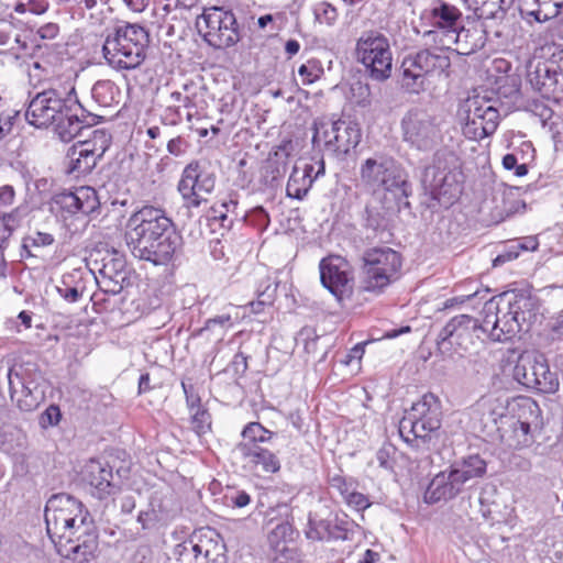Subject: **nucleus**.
I'll return each instance as SVG.
<instances>
[{"label":"nucleus","instance_id":"obj_25","mask_svg":"<svg viewBox=\"0 0 563 563\" xmlns=\"http://www.w3.org/2000/svg\"><path fill=\"white\" fill-rule=\"evenodd\" d=\"M325 150L338 158H344L361 142L362 132L357 123L338 120L323 132Z\"/></svg>","mask_w":563,"mask_h":563},{"label":"nucleus","instance_id":"obj_4","mask_svg":"<svg viewBox=\"0 0 563 563\" xmlns=\"http://www.w3.org/2000/svg\"><path fill=\"white\" fill-rule=\"evenodd\" d=\"M148 44L150 34L144 26L124 22L107 35L102 54L114 69H135L144 62Z\"/></svg>","mask_w":563,"mask_h":563},{"label":"nucleus","instance_id":"obj_56","mask_svg":"<svg viewBox=\"0 0 563 563\" xmlns=\"http://www.w3.org/2000/svg\"><path fill=\"white\" fill-rule=\"evenodd\" d=\"M97 283L102 292L114 296L119 295L130 284V278H119L117 282L113 277L100 276Z\"/></svg>","mask_w":563,"mask_h":563},{"label":"nucleus","instance_id":"obj_49","mask_svg":"<svg viewBox=\"0 0 563 563\" xmlns=\"http://www.w3.org/2000/svg\"><path fill=\"white\" fill-rule=\"evenodd\" d=\"M538 3V9L529 12L530 16L537 22H547L560 14L563 2L560 0H534Z\"/></svg>","mask_w":563,"mask_h":563},{"label":"nucleus","instance_id":"obj_1","mask_svg":"<svg viewBox=\"0 0 563 563\" xmlns=\"http://www.w3.org/2000/svg\"><path fill=\"white\" fill-rule=\"evenodd\" d=\"M124 241L130 253L140 261L167 265L180 252L183 236L165 210L144 206L129 218Z\"/></svg>","mask_w":563,"mask_h":563},{"label":"nucleus","instance_id":"obj_22","mask_svg":"<svg viewBox=\"0 0 563 563\" xmlns=\"http://www.w3.org/2000/svg\"><path fill=\"white\" fill-rule=\"evenodd\" d=\"M214 186V174L194 161L184 168L177 189L188 208H198L203 201L200 192L210 194Z\"/></svg>","mask_w":563,"mask_h":563},{"label":"nucleus","instance_id":"obj_48","mask_svg":"<svg viewBox=\"0 0 563 563\" xmlns=\"http://www.w3.org/2000/svg\"><path fill=\"white\" fill-rule=\"evenodd\" d=\"M57 292L68 302H77L84 292V286L75 280L74 274H66L56 286Z\"/></svg>","mask_w":563,"mask_h":563},{"label":"nucleus","instance_id":"obj_20","mask_svg":"<svg viewBox=\"0 0 563 563\" xmlns=\"http://www.w3.org/2000/svg\"><path fill=\"white\" fill-rule=\"evenodd\" d=\"M70 540L57 541V554L73 563H89L97 558L99 532L95 522L82 523Z\"/></svg>","mask_w":563,"mask_h":563},{"label":"nucleus","instance_id":"obj_7","mask_svg":"<svg viewBox=\"0 0 563 563\" xmlns=\"http://www.w3.org/2000/svg\"><path fill=\"white\" fill-rule=\"evenodd\" d=\"M441 421V402L434 394L427 393L420 400L412 404L407 416L400 422L399 431L402 434V430L409 427L417 445L422 444L430 450L431 445L434 446L439 440Z\"/></svg>","mask_w":563,"mask_h":563},{"label":"nucleus","instance_id":"obj_11","mask_svg":"<svg viewBox=\"0 0 563 563\" xmlns=\"http://www.w3.org/2000/svg\"><path fill=\"white\" fill-rule=\"evenodd\" d=\"M360 529V526L344 512L311 511L308 515L305 536L313 542L352 541Z\"/></svg>","mask_w":563,"mask_h":563},{"label":"nucleus","instance_id":"obj_43","mask_svg":"<svg viewBox=\"0 0 563 563\" xmlns=\"http://www.w3.org/2000/svg\"><path fill=\"white\" fill-rule=\"evenodd\" d=\"M238 207L236 200H225L213 205L208 213V221L211 227L219 225L220 228L229 231L232 228L233 220L229 218L228 213L234 211Z\"/></svg>","mask_w":563,"mask_h":563},{"label":"nucleus","instance_id":"obj_14","mask_svg":"<svg viewBox=\"0 0 563 563\" xmlns=\"http://www.w3.org/2000/svg\"><path fill=\"white\" fill-rule=\"evenodd\" d=\"M479 320L468 314L453 317L439 332L437 350L443 358L462 357L474 345Z\"/></svg>","mask_w":563,"mask_h":563},{"label":"nucleus","instance_id":"obj_40","mask_svg":"<svg viewBox=\"0 0 563 563\" xmlns=\"http://www.w3.org/2000/svg\"><path fill=\"white\" fill-rule=\"evenodd\" d=\"M538 362V354H522L519 356L517 364L514 367L512 377L519 384L527 388L533 389L534 365Z\"/></svg>","mask_w":563,"mask_h":563},{"label":"nucleus","instance_id":"obj_26","mask_svg":"<svg viewBox=\"0 0 563 563\" xmlns=\"http://www.w3.org/2000/svg\"><path fill=\"white\" fill-rule=\"evenodd\" d=\"M298 532L287 520L278 521L267 532V544L273 552L271 563H299L298 551L289 547Z\"/></svg>","mask_w":563,"mask_h":563},{"label":"nucleus","instance_id":"obj_6","mask_svg":"<svg viewBox=\"0 0 563 563\" xmlns=\"http://www.w3.org/2000/svg\"><path fill=\"white\" fill-rule=\"evenodd\" d=\"M451 58L445 46L422 48L406 55L400 65L401 87L410 93L426 89L428 77L444 75L449 77Z\"/></svg>","mask_w":563,"mask_h":563},{"label":"nucleus","instance_id":"obj_23","mask_svg":"<svg viewBox=\"0 0 563 563\" xmlns=\"http://www.w3.org/2000/svg\"><path fill=\"white\" fill-rule=\"evenodd\" d=\"M464 133L475 140L492 135L499 123L498 110L488 101L475 97L467 100Z\"/></svg>","mask_w":563,"mask_h":563},{"label":"nucleus","instance_id":"obj_59","mask_svg":"<svg viewBox=\"0 0 563 563\" xmlns=\"http://www.w3.org/2000/svg\"><path fill=\"white\" fill-rule=\"evenodd\" d=\"M55 242L54 236L46 232H35L32 235H27L23 239L21 247H45L49 246Z\"/></svg>","mask_w":563,"mask_h":563},{"label":"nucleus","instance_id":"obj_8","mask_svg":"<svg viewBox=\"0 0 563 563\" xmlns=\"http://www.w3.org/2000/svg\"><path fill=\"white\" fill-rule=\"evenodd\" d=\"M361 290L379 295L398 278L401 255L391 247H372L362 256Z\"/></svg>","mask_w":563,"mask_h":563},{"label":"nucleus","instance_id":"obj_57","mask_svg":"<svg viewBox=\"0 0 563 563\" xmlns=\"http://www.w3.org/2000/svg\"><path fill=\"white\" fill-rule=\"evenodd\" d=\"M395 454L396 448L390 443H385L376 452V460L378 462V465L386 471L393 472L396 463Z\"/></svg>","mask_w":563,"mask_h":563},{"label":"nucleus","instance_id":"obj_41","mask_svg":"<svg viewBox=\"0 0 563 563\" xmlns=\"http://www.w3.org/2000/svg\"><path fill=\"white\" fill-rule=\"evenodd\" d=\"M100 276L113 277L117 282L119 278H130L126 268V260L124 255L113 250L102 258V265L99 268Z\"/></svg>","mask_w":563,"mask_h":563},{"label":"nucleus","instance_id":"obj_50","mask_svg":"<svg viewBox=\"0 0 563 563\" xmlns=\"http://www.w3.org/2000/svg\"><path fill=\"white\" fill-rule=\"evenodd\" d=\"M265 286L262 289L263 284H261L257 289V300L250 302L251 311L253 313H261L264 311L266 306L273 305L276 298V291L278 287V283H271L268 279L265 282Z\"/></svg>","mask_w":563,"mask_h":563},{"label":"nucleus","instance_id":"obj_13","mask_svg":"<svg viewBox=\"0 0 563 563\" xmlns=\"http://www.w3.org/2000/svg\"><path fill=\"white\" fill-rule=\"evenodd\" d=\"M500 300L508 313L503 317L507 332L515 336L519 332H529L533 324L539 322L540 299L528 289H511L500 294Z\"/></svg>","mask_w":563,"mask_h":563},{"label":"nucleus","instance_id":"obj_27","mask_svg":"<svg viewBox=\"0 0 563 563\" xmlns=\"http://www.w3.org/2000/svg\"><path fill=\"white\" fill-rule=\"evenodd\" d=\"M506 308L500 300V294L485 299L483 310L481 312L478 331L487 334L493 341L505 342L512 338L511 332H507L504 327L503 317L507 319Z\"/></svg>","mask_w":563,"mask_h":563},{"label":"nucleus","instance_id":"obj_38","mask_svg":"<svg viewBox=\"0 0 563 563\" xmlns=\"http://www.w3.org/2000/svg\"><path fill=\"white\" fill-rule=\"evenodd\" d=\"M89 522H95V520L89 511H84L82 516L79 518H66L60 526L56 523L55 528L52 526L46 527V531L51 541L56 545L58 540H70L74 533L80 530L79 526Z\"/></svg>","mask_w":563,"mask_h":563},{"label":"nucleus","instance_id":"obj_34","mask_svg":"<svg viewBox=\"0 0 563 563\" xmlns=\"http://www.w3.org/2000/svg\"><path fill=\"white\" fill-rule=\"evenodd\" d=\"M559 71L547 62H539L534 69H529L527 80L531 87L542 95L554 92L559 84Z\"/></svg>","mask_w":563,"mask_h":563},{"label":"nucleus","instance_id":"obj_44","mask_svg":"<svg viewBox=\"0 0 563 563\" xmlns=\"http://www.w3.org/2000/svg\"><path fill=\"white\" fill-rule=\"evenodd\" d=\"M389 210L393 208L366 206L364 210L365 227L375 232L387 230L390 221Z\"/></svg>","mask_w":563,"mask_h":563},{"label":"nucleus","instance_id":"obj_24","mask_svg":"<svg viewBox=\"0 0 563 563\" xmlns=\"http://www.w3.org/2000/svg\"><path fill=\"white\" fill-rule=\"evenodd\" d=\"M82 481L89 486L91 496L104 500L114 495L120 486L114 482L113 467L108 461L90 459L82 470Z\"/></svg>","mask_w":563,"mask_h":563},{"label":"nucleus","instance_id":"obj_53","mask_svg":"<svg viewBox=\"0 0 563 563\" xmlns=\"http://www.w3.org/2000/svg\"><path fill=\"white\" fill-rule=\"evenodd\" d=\"M78 192L75 191H62L56 194L53 198V205L59 208L62 211L75 216L79 213L78 208Z\"/></svg>","mask_w":563,"mask_h":563},{"label":"nucleus","instance_id":"obj_51","mask_svg":"<svg viewBox=\"0 0 563 563\" xmlns=\"http://www.w3.org/2000/svg\"><path fill=\"white\" fill-rule=\"evenodd\" d=\"M118 92L119 88L111 80H99L91 89L92 98L102 107L110 106Z\"/></svg>","mask_w":563,"mask_h":563},{"label":"nucleus","instance_id":"obj_2","mask_svg":"<svg viewBox=\"0 0 563 563\" xmlns=\"http://www.w3.org/2000/svg\"><path fill=\"white\" fill-rule=\"evenodd\" d=\"M71 107H76L74 86L49 87L30 100L24 117L35 128L53 126L62 141L69 142L71 130L77 125V117L70 114Z\"/></svg>","mask_w":563,"mask_h":563},{"label":"nucleus","instance_id":"obj_19","mask_svg":"<svg viewBox=\"0 0 563 563\" xmlns=\"http://www.w3.org/2000/svg\"><path fill=\"white\" fill-rule=\"evenodd\" d=\"M320 282L343 306L351 299L354 277L350 263L340 255H329L319 263Z\"/></svg>","mask_w":563,"mask_h":563},{"label":"nucleus","instance_id":"obj_60","mask_svg":"<svg viewBox=\"0 0 563 563\" xmlns=\"http://www.w3.org/2000/svg\"><path fill=\"white\" fill-rule=\"evenodd\" d=\"M62 419V411L57 405H49L40 416L38 423L43 429L55 427Z\"/></svg>","mask_w":563,"mask_h":563},{"label":"nucleus","instance_id":"obj_21","mask_svg":"<svg viewBox=\"0 0 563 563\" xmlns=\"http://www.w3.org/2000/svg\"><path fill=\"white\" fill-rule=\"evenodd\" d=\"M432 30L426 31L423 37L433 45H440L439 41L446 38V35L454 33L463 22V14L455 5L442 1H434L429 9L422 13Z\"/></svg>","mask_w":563,"mask_h":563},{"label":"nucleus","instance_id":"obj_31","mask_svg":"<svg viewBox=\"0 0 563 563\" xmlns=\"http://www.w3.org/2000/svg\"><path fill=\"white\" fill-rule=\"evenodd\" d=\"M291 148V141H284L269 153L266 165L263 168V183L265 186L274 188L279 185V181L287 172V158L290 155Z\"/></svg>","mask_w":563,"mask_h":563},{"label":"nucleus","instance_id":"obj_5","mask_svg":"<svg viewBox=\"0 0 563 563\" xmlns=\"http://www.w3.org/2000/svg\"><path fill=\"white\" fill-rule=\"evenodd\" d=\"M464 175L461 159L454 151L437 150L432 163L424 167L421 184L431 198L441 201L442 198L452 200L462 192Z\"/></svg>","mask_w":563,"mask_h":563},{"label":"nucleus","instance_id":"obj_28","mask_svg":"<svg viewBox=\"0 0 563 563\" xmlns=\"http://www.w3.org/2000/svg\"><path fill=\"white\" fill-rule=\"evenodd\" d=\"M84 511L89 510L78 498L66 493L54 494L46 501L44 509L46 527L55 528L56 523L60 526L66 518H79Z\"/></svg>","mask_w":563,"mask_h":563},{"label":"nucleus","instance_id":"obj_47","mask_svg":"<svg viewBox=\"0 0 563 563\" xmlns=\"http://www.w3.org/2000/svg\"><path fill=\"white\" fill-rule=\"evenodd\" d=\"M77 192L79 213L91 216L100 209V200L95 188L81 186L77 188Z\"/></svg>","mask_w":563,"mask_h":563},{"label":"nucleus","instance_id":"obj_58","mask_svg":"<svg viewBox=\"0 0 563 563\" xmlns=\"http://www.w3.org/2000/svg\"><path fill=\"white\" fill-rule=\"evenodd\" d=\"M313 13L318 22L328 25H331L338 18L336 9L328 2L318 3L313 9Z\"/></svg>","mask_w":563,"mask_h":563},{"label":"nucleus","instance_id":"obj_63","mask_svg":"<svg viewBox=\"0 0 563 563\" xmlns=\"http://www.w3.org/2000/svg\"><path fill=\"white\" fill-rule=\"evenodd\" d=\"M181 388L185 394L186 405L190 411L202 408L201 398L192 384L181 380Z\"/></svg>","mask_w":563,"mask_h":563},{"label":"nucleus","instance_id":"obj_61","mask_svg":"<svg viewBox=\"0 0 563 563\" xmlns=\"http://www.w3.org/2000/svg\"><path fill=\"white\" fill-rule=\"evenodd\" d=\"M328 483L330 487L339 492L342 498H344L356 484L353 478H346L341 474L329 475Z\"/></svg>","mask_w":563,"mask_h":563},{"label":"nucleus","instance_id":"obj_33","mask_svg":"<svg viewBox=\"0 0 563 563\" xmlns=\"http://www.w3.org/2000/svg\"><path fill=\"white\" fill-rule=\"evenodd\" d=\"M450 470L462 486L472 479H478L485 476L487 472V462L479 454H470L461 457L451 464Z\"/></svg>","mask_w":563,"mask_h":563},{"label":"nucleus","instance_id":"obj_55","mask_svg":"<svg viewBox=\"0 0 563 563\" xmlns=\"http://www.w3.org/2000/svg\"><path fill=\"white\" fill-rule=\"evenodd\" d=\"M192 430L200 437L211 430V415L207 409L198 408L191 411Z\"/></svg>","mask_w":563,"mask_h":563},{"label":"nucleus","instance_id":"obj_32","mask_svg":"<svg viewBox=\"0 0 563 563\" xmlns=\"http://www.w3.org/2000/svg\"><path fill=\"white\" fill-rule=\"evenodd\" d=\"M240 454L246 464L256 472L273 474L280 470L278 456L266 444L245 448V452Z\"/></svg>","mask_w":563,"mask_h":563},{"label":"nucleus","instance_id":"obj_54","mask_svg":"<svg viewBox=\"0 0 563 563\" xmlns=\"http://www.w3.org/2000/svg\"><path fill=\"white\" fill-rule=\"evenodd\" d=\"M323 73V65L317 58L308 59L298 68V74L301 77L302 84L305 85L313 84L322 77Z\"/></svg>","mask_w":563,"mask_h":563},{"label":"nucleus","instance_id":"obj_10","mask_svg":"<svg viewBox=\"0 0 563 563\" xmlns=\"http://www.w3.org/2000/svg\"><path fill=\"white\" fill-rule=\"evenodd\" d=\"M402 141L409 148L429 153L443 142L441 122L428 109L410 108L400 121Z\"/></svg>","mask_w":563,"mask_h":563},{"label":"nucleus","instance_id":"obj_46","mask_svg":"<svg viewBox=\"0 0 563 563\" xmlns=\"http://www.w3.org/2000/svg\"><path fill=\"white\" fill-rule=\"evenodd\" d=\"M519 187H509L503 194V209L497 222L505 220L516 213L525 212L526 202L517 198L519 195Z\"/></svg>","mask_w":563,"mask_h":563},{"label":"nucleus","instance_id":"obj_45","mask_svg":"<svg viewBox=\"0 0 563 563\" xmlns=\"http://www.w3.org/2000/svg\"><path fill=\"white\" fill-rule=\"evenodd\" d=\"M75 114L77 117V125L71 130L70 141L76 136H80L84 130H89L93 125L99 122L100 117L88 111L78 100L76 96V107H71L70 114Z\"/></svg>","mask_w":563,"mask_h":563},{"label":"nucleus","instance_id":"obj_64","mask_svg":"<svg viewBox=\"0 0 563 563\" xmlns=\"http://www.w3.org/2000/svg\"><path fill=\"white\" fill-rule=\"evenodd\" d=\"M30 213L27 206L21 205L13 209L9 213H0V218L3 219V224H13V230L19 225L21 220Z\"/></svg>","mask_w":563,"mask_h":563},{"label":"nucleus","instance_id":"obj_62","mask_svg":"<svg viewBox=\"0 0 563 563\" xmlns=\"http://www.w3.org/2000/svg\"><path fill=\"white\" fill-rule=\"evenodd\" d=\"M346 505L356 511H363L371 506L368 497L355 490V486L343 498Z\"/></svg>","mask_w":563,"mask_h":563},{"label":"nucleus","instance_id":"obj_35","mask_svg":"<svg viewBox=\"0 0 563 563\" xmlns=\"http://www.w3.org/2000/svg\"><path fill=\"white\" fill-rule=\"evenodd\" d=\"M466 9L472 10L478 20L503 21L515 0H462Z\"/></svg>","mask_w":563,"mask_h":563},{"label":"nucleus","instance_id":"obj_29","mask_svg":"<svg viewBox=\"0 0 563 563\" xmlns=\"http://www.w3.org/2000/svg\"><path fill=\"white\" fill-rule=\"evenodd\" d=\"M487 41L486 31L483 25H473L466 27L463 22L457 26L454 33L446 35V38L439 41L441 46H445L450 52L451 46L455 44V52L461 55H471L482 49Z\"/></svg>","mask_w":563,"mask_h":563},{"label":"nucleus","instance_id":"obj_12","mask_svg":"<svg viewBox=\"0 0 563 563\" xmlns=\"http://www.w3.org/2000/svg\"><path fill=\"white\" fill-rule=\"evenodd\" d=\"M356 55L368 77L385 81L391 76L393 53L388 38L380 32L367 31L356 42Z\"/></svg>","mask_w":563,"mask_h":563},{"label":"nucleus","instance_id":"obj_9","mask_svg":"<svg viewBox=\"0 0 563 563\" xmlns=\"http://www.w3.org/2000/svg\"><path fill=\"white\" fill-rule=\"evenodd\" d=\"M225 544L221 536L212 528L195 530L189 538L177 543L169 563H225Z\"/></svg>","mask_w":563,"mask_h":563},{"label":"nucleus","instance_id":"obj_15","mask_svg":"<svg viewBox=\"0 0 563 563\" xmlns=\"http://www.w3.org/2000/svg\"><path fill=\"white\" fill-rule=\"evenodd\" d=\"M8 378L10 397L21 411L31 412L44 400V388L38 383L42 375L35 363L27 362L10 368Z\"/></svg>","mask_w":563,"mask_h":563},{"label":"nucleus","instance_id":"obj_42","mask_svg":"<svg viewBox=\"0 0 563 563\" xmlns=\"http://www.w3.org/2000/svg\"><path fill=\"white\" fill-rule=\"evenodd\" d=\"M313 179H308L306 174H302L300 167L294 166L289 176L286 195L289 198L302 200L312 187Z\"/></svg>","mask_w":563,"mask_h":563},{"label":"nucleus","instance_id":"obj_36","mask_svg":"<svg viewBox=\"0 0 563 563\" xmlns=\"http://www.w3.org/2000/svg\"><path fill=\"white\" fill-rule=\"evenodd\" d=\"M533 389L542 394H554L559 390V378L556 373L551 372L548 361L543 354H538V362L534 365Z\"/></svg>","mask_w":563,"mask_h":563},{"label":"nucleus","instance_id":"obj_30","mask_svg":"<svg viewBox=\"0 0 563 563\" xmlns=\"http://www.w3.org/2000/svg\"><path fill=\"white\" fill-rule=\"evenodd\" d=\"M463 486L457 483V478L449 468L445 472L437 474L429 483L423 499L427 504H437L441 500H450L462 492Z\"/></svg>","mask_w":563,"mask_h":563},{"label":"nucleus","instance_id":"obj_18","mask_svg":"<svg viewBox=\"0 0 563 563\" xmlns=\"http://www.w3.org/2000/svg\"><path fill=\"white\" fill-rule=\"evenodd\" d=\"M489 418L497 426V431L500 432V440L505 441V432L498 426V420L501 424H508L514 433L515 446H527L533 441L532 431L542 428V416L539 405L531 399H526L521 406V413L518 419L508 417L506 415L497 413L494 409L489 408ZM512 445V443H509Z\"/></svg>","mask_w":563,"mask_h":563},{"label":"nucleus","instance_id":"obj_52","mask_svg":"<svg viewBox=\"0 0 563 563\" xmlns=\"http://www.w3.org/2000/svg\"><path fill=\"white\" fill-rule=\"evenodd\" d=\"M243 221L245 224L263 232L268 228L271 217L263 206H256L244 213Z\"/></svg>","mask_w":563,"mask_h":563},{"label":"nucleus","instance_id":"obj_37","mask_svg":"<svg viewBox=\"0 0 563 563\" xmlns=\"http://www.w3.org/2000/svg\"><path fill=\"white\" fill-rule=\"evenodd\" d=\"M274 432L263 427L260 422H249L242 430L243 441L236 444L239 453L245 452V448L269 444Z\"/></svg>","mask_w":563,"mask_h":563},{"label":"nucleus","instance_id":"obj_3","mask_svg":"<svg viewBox=\"0 0 563 563\" xmlns=\"http://www.w3.org/2000/svg\"><path fill=\"white\" fill-rule=\"evenodd\" d=\"M360 176L362 183L373 191L384 190L385 201H395V212L411 209L408 198L412 195V186L393 158L365 159L360 167Z\"/></svg>","mask_w":563,"mask_h":563},{"label":"nucleus","instance_id":"obj_17","mask_svg":"<svg viewBox=\"0 0 563 563\" xmlns=\"http://www.w3.org/2000/svg\"><path fill=\"white\" fill-rule=\"evenodd\" d=\"M199 20H202L207 27L203 35L205 41L214 48L232 47L241 40L236 18L232 10L213 5L203 10L198 18V25Z\"/></svg>","mask_w":563,"mask_h":563},{"label":"nucleus","instance_id":"obj_16","mask_svg":"<svg viewBox=\"0 0 563 563\" xmlns=\"http://www.w3.org/2000/svg\"><path fill=\"white\" fill-rule=\"evenodd\" d=\"M110 141L111 136L104 130H93L90 139L73 144L66 155V173L76 178L90 174L108 150Z\"/></svg>","mask_w":563,"mask_h":563},{"label":"nucleus","instance_id":"obj_39","mask_svg":"<svg viewBox=\"0 0 563 563\" xmlns=\"http://www.w3.org/2000/svg\"><path fill=\"white\" fill-rule=\"evenodd\" d=\"M150 507L155 511L158 520L168 521L174 519L180 511V506L173 493L155 492L150 500Z\"/></svg>","mask_w":563,"mask_h":563}]
</instances>
